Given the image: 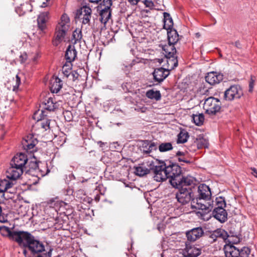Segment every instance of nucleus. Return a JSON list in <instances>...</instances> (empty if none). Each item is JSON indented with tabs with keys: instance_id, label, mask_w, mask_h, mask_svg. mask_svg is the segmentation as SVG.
<instances>
[{
	"instance_id": "37998d69",
	"label": "nucleus",
	"mask_w": 257,
	"mask_h": 257,
	"mask_svg": "<svg viewBox=\"0 0 257 257\" xmlns=\"http://www.w3.org/2000/svg\"><path fill=\"white\" fill-rule=\"evenodd\" d=\"M168 44H171L174 45L177 42L178 40V36H176L175 34V37L174 38L173 36H171V34H168Z\"/></svg>"
},
{
	"instance_id": "473e14b6",
	"label": "nucleus",
	"mask_w": 257,
	"mask_h": 257,
	"mask_svg": "<svg viewBox=\"0 0 257 257\" xmlns=\"http://www.w3.org/2000/svg\"><path fill=\"white\" fill-rule=\"evenodd\" d=\"M167 58V64L170 66L171 69H173L178 66V60L176 55L166 57Z\"/></svg>"
},
{
	"instance_id": "4c0bfd02",
	"label": "nucleus",
	"mask_w": 257,
	"mask_h": 257,
	"mask_svg": "<svg viewBox=\"0 0 257 257\" xmlns=\"http://www.w3.org/2000/svg\"><path fill=\"white\" fill-rule=\"evenodd\" d=\"M26 166H27V171L39 169L38 162L37 161H31L29 163L27 162Z\"/></svg>"
},
{
	"instance_id": "39448f33",
	"label": "nucleus",
	"mask_w": 257,
	"mask_h": 257,
	"mask_svg": "<svg viewBox=\"0 0 257 257\" xmlns=\"http://www.w3.org/2000/svg\"><path fill=\"white\" fill-rule=\"evenodd\" d=\"M221 108V103L219 99L211 96L204 99L203 109L206 113L215 114Z\"/></svg>"
},
{
	"instance_id": "6e6552de",
	"label": "nucleus",
	"mask_w": 257,
	"mask_h": 257,
	"mask_svg": "<svg viewBox=\"0 0 257 257\" xmlns=\"http://www.w3.org/2000/svg\"><path fill=\"white\" fill-rule=\"evenodd\" d=\"M102 9L99 13V20L104 25L109 21L111 16V7L112 5V0H103Z\"/></svg>"
},
{
	"instance_id": "5fc2aeb1",
	"label": "nucleus",
	"mask_w": 257,
	"mask_h": 257,
	"mask_svg": "<svg viewBox=\"0 0 257 257\" xmlns=\"http://www.w3.org/2000/svg\"><path fill=\"white\" fill-rule=\"evenodd\" d=\"M53 204V201H49V212H50L51 213H52L53 215H55V214H56V215H57V214H58L57 211L52 206Z\"/></svg>"
},
{
	"instance_id": "5701e85b",
	"label": "nucleus",
	"mask_w": 257,
	"mask_h": 257,
	"mask_svg": "<svg viewBox=\"0 0 257 257\" xmlns=\"http://www.w3.org/2000/svg\"><path fill=\"white\" fill-rule=\"evenodd\" d=\"M223 249L226 257H240V250L233 245L226 244Z\"/></svg>"
},
{
	"instance_id": "cd10ccee",
	"label": "nucleus",
	"mask_w": 257,
	"mask_h": 257,
	"mask_svg": "<svg viewBox=\"0 0 257 257\" xmlns=\"http://www.w3.org/2000/svg\"><path fill=\"white\" fill-rule=\"evenodd\" d=\"M32 11V6L29 3L21 4L16 8V12L20 16H23Z\"/></svg>"
},
{
	"instance_id": "6ab92c4d",
	"label": "nucleus",
	"mask_w": 257,
	"mask_h": 257,
	"mask_svg": "<svg viewBox=\"0 0 257 257\" xmlns=\"http://www.w3.org/2000/svg\"><path fill=\"white\" fill-rule=\"evenodd\" d=\"M37 24L38 29L42 32H45L47 28L48 21V12H42L38 16Z\"/></svg>"
},
{
	"instance_id": "7ed1b4c3",
	"label": "nucleus",
	"mask_w": 257,
	"mask_h": 257,
	"mask_svg": "<svg viewBox=\"0 0 257 257\" xmlns=\"http://www.w3.org/2000/svg\"><path fill=\"white\" fill-rule=\"evenodd\" d=\"M70 29V18L66 14H63L56 27L55 36L52 41L53 45L58 46L62 42Z\"/></svg>"
},
{
	"instance_id": "13d9d810",
	"label": "nucleus",
	"mask_w": 257,
	"mask_h": 257,
	"mask_svg": "<svg viewBox=\"0 0 257 257\" xmlns=\"http://www.w3.org/2000/svg\"><path fill=\"white\" fill-rule=\"evenodd\" d=\"M178 161L179 162H182L186 163H190V162L188 160H187L184 157V156L178 157Z\"/></svg>"
},
{
	"instance_id": "58836bf2",
	"label": "nucleus",
	"mask_w": 257,
	"mask_h": 257,
	"mask_svg": "<svg viewBox=\"0 0 257 257\" xmlns=\"http://www.w3.org/2000/svg\"><path fill=\"white\" fill-rule=\"evenodd\" d=\"M81 31L79 29H76L73 33L72 41L74 40V43L80 41L82 38Z\"/></svg>"
},
{
	"instance_id": "a211bd4d",
	"label": "nucleus",
	"mask_w": 257,
	"mask_h": 257,
	"mask_svg": "<svg viewBox=\"0 0 257 257\" xmlns=\"http://www.w3.org/2000/svg\"><path fill=\"white\" fill-rule=\"evenodd\" d=\"M203 234V229L201 227H198L188 231L186 232V236L188 240L195 241L200 238Z\"/></svg>"
},
{
	"instance_id": "4468645a",
	"label": "nucleus",
	"mask_w": 257,
	"mask_h": 257,
	"mask_svg": "<svg viewBox=\"0 0 257 257\" xmlns=\"http://www.w3.org/2000/svg\"><path fill=\"white\" fill-rule=\"evenodd\" d=\"M169 74V69L162 67L155 69L153 73L155 81L158 83L162 82Z\"/></svg>"
},
{
	"instance_id": "423d86ee",
	"label": "nucleus",
	"mask_w": 257,
	"mask_h": 257,
	"mask_svg": "<svg viewBox=\"0 0 257 257\" xmlns=\"http://www.w3.org/2000/svg\"><path fill=\"white\" fill-rule=\"evenodd\" d=\"M178 192L176 193L177 201L182 205H186L191 201L193 202V193L191 187L177 188Z\"/></svg>"
},
{
	"instance_id": "e433bc0d",
	"label": "nucleus",
	"mask_w": 257,
	"mask_h": 257,
	"mask_svg": "<svg viewBox=\"0 0 257 257\" xmlns=\"http://www.w3.org/2000/svg\"><path fill=\"white\" fill-rule=\"evenodd\" d=\"M158 149L160 152H165L172 150L173 146L171 143H163L159 146Z\"/></svg>"
},
{
	"instance_id": "393cba45",
	"label": "nucleus",
	"mask_w": 257,
	"mask_h": 257,
	"mask_svg": "<svg viewBox=\"0 0 257 257\" xmlns=\"http://www.w3.org/2000/svg\"><path fill=\"white\" fill-rule=\"evenodd\" d=\"M211 197L210 188L206 185L202 184L198 187V195L196 198H209Z\"/></svg>"
},
{
	"instance_id": "2eb2a0df",
	"label": "nucleus",
	"mask_w": 257,
	"mask_h": 257,
	"mask_svg": "<svg viewBox=\"0 0 257 257\" xmlns=\"http://www.w3.org/2000/svg\"><path fill=\"white\" fill-rule=\"evenodd\" d=\"M180 252L183 257H197L201 254V249L194 245L186 244L185 248Z\"/></svg>"
},
{
	"instance_id": "c756f323",
	"label": "nucleus",
	"mask_w": 257,
	"mask_h": 257,
	"mask_svg": "<svg viewBox=\"0 0 257 257\" xmlns=\"http://www.w3.org/2000/svg\"><path fill=\"white\" fill-rule=\"evenodd\" d=\"M146 96L149 99H154L156 101L161 99V94L159 90H149L146 92Z\"/></svg>"
},
{
	"instance_id": "9b49d317",
	"label": "nucleus",
	"mask_w": 257,
	"mask_h": 257,
	"mask_svg": "<svg viewBox=\"0 0 257 257\" xmlns=\"http://www.w3.org/2000/svg\"><path fill=\"white\" fill-rule=\"evenodd\" d=\"M23 232V231H11L10 228L4 225L0 226V233L2 236L8 237L18 243Z\"/></svg>"
},
{
	"instance_id": "774afa93",
	"label": "nucleus",
	"mask_w": 257,
	"mask_h": 257,
	"mask_svg": "<svg viewBox=\"0 0 257 257\" xmlns=\"http://www.w3.org/2000/svg\"><path fill=\"white\" fill-rule=\"evenodd\" d=\"M54 220H55V221H57L58 218H57V216H56L55 217H54V216H53V217H51Z\"/></svg>"
},
{
	"instance_id": "8fccbe9b",
	"label": "nucleus",
	"mask_w": 257,
	"mask_h": 257,
	"mask_svg": "<svg viewBox=\"0 0 257 257\" xmlns=\"http://www.w3.org/2000/svg\"><path fill=\"white\" fill-rule=\"evenodd\" d=\"M34 1V0H30ZM48 0H38V4L41 8H46L48 6Z\"/></svg>"
},
{
	"instance_id": "c85d7f7f",
	"label": "nucleus",
	"mask_w": 257,
	"mask_h": 257,
	"mask_svg": "<svg viewBox=\"0 0 257 257\" xmlns=\"http://www.w3.org/2000/svg\"><path fill=\"white\" fill-rule=\"evenodd\" d=\"M163 54L165 57L176 55V49L173 45L167 44L163 47Z\"/></svg>"
},
{
	"instance_id": "f3484780",
	"label": "nucleus",
	"mask_w": 257,
	"mask_h": 257,
	"mask_svg": "<svg viewBox=\"0 0 257 257\" xmlns=\"http://www.w3.org/2000/svg\"><path fill=\"white\" fill-rule=\"evenodd\" d=\"M150 162H157L153 161H147L139 165V166L135 167L136 174L140 176H143L151 172L153 173V170L150 168L151 166L149 165V163Z\"/></svg>"
},
{
	"instance_id": "ea45409f",
	"label": "nucleus",
	"mask_w": 257,
	"mask_h": 257,
	"mask_svg": "<svg viewBox=\"0 0 257 257\" xmlns=\"http://www.w3.org/2000/svg\"><path fill=\"white\" fill-rule=\"evenodd\" d=\"M250 249L247 247H243L240 250V257H249Z\"/></svg>"
},
{
	"instance_id": "a878e982",
	"label": "nucleus",
	"mask_w": 257,
	"mask_h": 257,
	"mask_svg": "<svg viewBox=\"0 0 257 257\" xmlns=\"http://www.w3.org/2000/svg\"><path fill=\"white\" fill-rule=\"evenodd\" d=\"M32 136H28L27 139L23 140L22 141L23 147L27 152H33L34 148L37 143L36 139L32 140Z\"/></svg>"
},
{
	"instance_id": "09e8293b",
	"label": "nucleus",
	"mask_w": 257,
	"mask_h": 257,
	"mask_svg": "<svg viewBox=\"0 0 257 257\" xmlns=\"http://www.w3.org/2000/svg\"><path fill=\"white\" fill-rule=\"evenodd\" d=\"M145 6L147 8H149L150 9H154L155 6L154 3L151 1L145 0L143 2Z\"/></svg>"
},
{
	"instance_id": "f704fd0d",
	"label": "nucleus",
	"mask_w": 257,
	"mask_h": 257,
	"mask_svg": "<svg viewBox=\"0 0 257 257\" xmlns=\"http://www.w3.org/2000/svg\"><path fill=\"white\" fill-rule=\"evenodd\" d=\"M189 135L187 132L185 131H181L178 135L177 143H184L187 142Z\"/></svg>"
},
{
	"instance_id": "680f3d73",
	"label": "nucleus",
	"mask_w": 257,
	"mask_h": 257,
	"mask_svg": "<svg viewBox=\"0 0 257 257\" xmlns=\"http://www.w3.org/2000/svg\"><path fill=\"white\" fill-rule=\"evenodd\" d=\"M235 46L237 48H241V44L239 41H236L234 43Z\"/></svg>"
},
{
	"instance_id": "338daca9",
	"label": "nucleus",
	"mask_w": 257,
	"mask_h": 257,
	"mask_svg": "<svg viewBox=\"0 0 257 257\" xmlns=\"http://www.w3.org/2000/svg\"><path fill=\"white\" fill-rule=\"evenodd\" d=\"M26 248H25L24 249H23V254L25 255V256H26L27 255V251L26 249Z\"/></svg>"
},
{
	"instance_id": "9d476101",
	"label": "nucleus",
	"mask_w": 257,
	"mask_h": 257,
	"mask_svg": "<svg viewBox=\"0 0 257 257\" xmlns=\"http://www.w3.org/2000/svg\"><path fill=\"white\" fill-rule=\"evenodd\" d=\"M92 10L86 6H83L79 10L77 11L75 18L81 20L83 25H89L91 18Z\"/></svg>"
},
{
	"instance_id": "20e7f679",
	"label": "nucleus",
	"mask_w": 257,
	"mask_h": 257,
	"mask_svg": "<svg viewBox=\"0 0 257 257\" xmlns=\"http://www.w3.org/2000/svg\"><path fill=\"white\" fill-rule=\"evenodd\" d=\"M192 208L199 209L198 213H200L203 217V215L211 212L214 208V201L209 198H196L193 200Z\"/></svg>"
},
{
	"instance_id": "a18cd8bd",
	"label": "nucleus",
	"mask_w": 257,
	"mask_h": 257,
	"mask_svg": "<svg viewBox=\"0 0 257 257\" xmlns=\"http://www.w3.org/2000/svg\"><path fill=\"white\" fill-rule=\"evenodd\" d=\"M149 146L148 149L149 150L147 151V152H148V153H151L153 150H157V143H156L154 142H152L151 141H149Z\"/></svg>"
},
{
	"instance_id": "052dcab7",
	"label": "nucleus",
	"mask_w": 257,
	"mask_h": 257,
	"mask_svg": "<svg viewBox=\"0 0 257 257\" xmlns=\"http://www.w3.org/2000/svg\"><path fill=\"white\" fill-rule=\"evenodd\" d=\"M251 170L252 171L251 174L257 178V170L255 168H251Z\"/></svg>"
},
{
	"instance_id": "ddd939ff",
	"label": "nucleus",
	"mask_w": 257,
	"mask_h": 257,
	"mask_svg": "<svg viewBox=\"0 0 257 257\" xmlns=\"http://www.w3.org/2000/svg\"><path fill=\"white\" fill-rule=\"evenodd\" d=\"M208 237L210 239V241L212 243L215 242L218 238H221L225 241L229 237L228 233L221 228L217 229L213 231L209 232L208 234Z\"/></svg>"
},
{
	"instance_id": "79ce46f5",
	"label": "nucleus",
	"mask_w": 257,
	"mask_h": 257,
	"mask_svg": "<svg viewBox=\"0 0 257 257\" xmlns=\"http://www.w3.org/2000/svg\"><path fill=\"white\" fill-rule=\"evenodd\" d=\"M149 140H144L142 142V149L144 154H149L150 153L147 152V151L149 150L148 149L149 146Z\"/></svg>"
},
{
	"instance_id": "bf43d9fd",
	"label": "nucleus",
	"mask_w": 257,
	"mask_h": 257,
	"mask_svg": "<svg viewBox=\"0 0 257 257\" xmlns=\"http://www.w3.org/2000/svg\"><path fill=\"white\" fill-rule=\"evenodd\" d=\"M141 0H127L128 2L132 6L137 5Z\"/></svg>"
},
{
	"instance_id": "a19ab883",
	"label": "nucleus",
	"mask_w": 257,
	"mask_h": 257,
	"mask_svg": "<svg viewBox=\"0 0 257 257\" xmlns=\"http://www.w3.org/2000/svg\"><path fill=\"white\" fill-rule=\"evenodd\" d=\"M194 144L197 146L198 149L205 147L206 146V141L203 138L199 139H197L194 142Z\"/></svg>"
},
{
	"instance_id": "4d7b16f0",
	"label": "nucleus",
	"mask_w": 257,
	"mask_h": 257,
	"mask_svg": "<svg viewBox=\"0 0 257 257\" xmlns=\"http://www.w3.org/2000/svg\"><path fill=\"white\" fill-rule=\"evenodd\" d=\"M7 180L4 179H0V187L1 188L4 189L6 187Z\"/></svg>"
},
{
	"instance_id": "b1692460",
	"label": "nucleus",
	"mask_w": 257,
	"mask_h": 257,
	"mask_svg": "<svg viewBox=\"0 0 257 257\" xmlns=\"http://www.w3.org/2000/svg\"><path fill=\"white\" fill-rule=\"evenodd\" d=\"M212 215L217 220L221 223L225 222L227 219V213L223 208L212 210Z\"/></svg>"
},
{
	"instance_id": "c03bdc74",
	"label": "nucleus",
	"mask_w": 257,
	"mask_h": 257,
	"mask_svg": "<svg viewBox=\"0 0 257 257\" xmlns=\"http://www.w3.org/2000/svg\"><path fill=\"white\" fill-rule=\"evenodd\" d=\"M21 83V78L18 75H17L16 76L15 84L13 87V91H17L18 90Z\"/></svg>"
},
{
	"instance_id": "72a5a7b5",
	"label": "nucleus",
	"mask_w": 257,
	"mask_h": 257,
	"mask_svg": "<svg viewBox=\"0 0 257 257\" xmlns=\"http://www.w3.org/2000/svg\"><path fill=\"white\" fill-rule=\"evenodd\" d=\"M72 68V64L71 63L66 62L65 64L63 66L62 68V71L64 75L66 78H69L70 73H71Z\"/></svg>"
},
{
	"instance_id": "f8f14e48",
	"label": "nucleus",
	"mask_w": 257,
	"mask_h": 257,
	"mask_svg": "<svg viewBox=\"0 0 257 257\" xmlns=\"http://www.w3.org/2000/svg\"><path fill=\"white\" fill-rule=\"evenodd\" d=\"M28 159L27 156L23 153H20L15 155L10 162L11 166H14L22 169L27 168Z\"/></svg>"
},
{
	"instance_id": "aec40b11",
	"label": "nucleus",
	"mask_w": 257,
	"mask_h": 257,
	"mask_svg": "<svg viewBox=\"0 0 257 257\" xmlns=\"http://www.w3.org/2000/svg\"><path fill=\"white\" fill-rule=\"evenodd\" d=\"M205 80L210 85H214L219 83L223 80V75L216 72H210L205 76Z\"/></svg>"
},
{
	"instance_id": "0e129e2a",
	"label": "nucleus",
	"mask_w": 257,
	"mask_h": 257,
	"mask_svg": "<svg viewBox=\"0 0 257 257\" xmlns=\"http://www.w3.org/2000/svg\"><path fill=\"white\" fill-rule=\"evenodd\" d=\"M90 2L97 4L101 0H89Z\"/></svg>"
},
{
	"instance_id": "de8ad7c7",
	"label": "nucleus",
	"mask_w": 257,
	"mask_h": 257,
	"mask_svg": "<svg viewBox=\"0 0 257 257\" xmlns=\"http://www.w3.org/2000/svg\"><path fill=\"white\" fill-rule=\"evenodd\" d=\"M7 217V215H5V213L3 212L2 207L0 206V222H7L8 221Z\"/></svg>"
},
{
	"instance_id": "f257e3e1",
	"label": "nucleus",
	"mask_w": 257,
	"mask_h": 257,
	"mask_svg": "<svg viewBox=\"0 0 257 257\" xmlns=\"http://www.w3.org/2000/svg\"><path fill=\"white\" fill-rule=\"evenodd\" d=\"M149 165L153 170L154 180L161 182L169 178L171 184L174 187L179 182L182 174L181 167L176 164L166 166L163 162H150Z\"/></svg>"
},
{
	"instance_id": "0eeeda50",
	"label": "nucleus",
	"mask_w": 257,
	"mask_h": 257,
	"mask_svg": "<svg viewBox=\"0 0 257 257\" xmlns=\"http://www.w3.org/2000/svg\"><path fill=\"white\" fill-rule=\"evenodd\" d=\"M47 103H48V100L47 102L45 101L43 102V104L45 105L44 110H41V113H39L40 110L36 111L33 115V118L37 120V121H41V126L42 128L46 131L48 128V118L47 115L48 113V106H47Z\"/></svg>"
},
{
	"instance_id": "e2e57ef3",
	"label": "nucleus",
	"mask_w": 257,
	"mask_h": 257,
	"mask_svg": "<svg viewBox=\"0 0 257 257\" xmlns=\"http://www.w3.org/2000/svg\"><path fill=\"white\" fill-rule=\"evenodd\" d=\"M184 155H185V153L184 152H180V151H178L176 153V156L177 157L183 156H184Z\"/></svg>"
},
{
	"instance_id": "6e6d98bb",
	"label": "nucleus",
	"mask_w": 257,
	"mask_h": 257,
	"mask_svg": "<svg viewBox=\"0 0 257 257\" xmlns=\"http://www.w3.org/2000/svg\"><path fill=\"white\" fill-rule=\"evenodd\" d=\"M254 84V80L252 79V77L251 76L249 82V92H252L253 91Z\"/></svg>"
},
{
	"instance_id": "dca6fc26",
	"label": "nucleus",
	"mask_w": 257,
	"mask_h": 257,
	"mask_svg": "<svg viewBox=\"0 0 257 257\" xmlns=\"http://www.w3.org/2000/svg\"><path fill=\"white\" fill-rule=\"evenodd\" d=\"M23 173V169L11 166L6 172L7 178L12 180H16L18 179Z\"/></svg>"
},
{
	"instance_id": "7c9ffc66",
	"label": "nucleus",
	"mask_w": 257,
	"mask_h": 257,
	"mask_svg": "<svg viewBox=\"0 0 257 257\" xmlns=\"http://www.w3.org/2000/svg\"><path fill=\"white\" fill-rule=\"evenodd\" d=\"M164 28L167 30L171 29L173 26V22L170 15L166 12L164 14Z\"/></svg>"
},
{
	"instance_id": "bb28decb",
	"label": "nucleus",
	"mask_w": 257,
	"mask_h": 257,
	"mask_svg": "<svg viewBox=\"0 0 257 257\" xmlns=\"http://www.w3.org/2000/svg\"><path fill=\"white\" fill-rule=\"evenodd\" d=\"M65 57L67 63H72L75 60L77 57V51L74 46L71 45L68 46L65 52Z\"/></svg>"
},
{
	"instance_id": "603ef678",
	"label": "nucleus",
	"mask_w": 257,
	"mask_h": 257,
	"mask_svg": "<svg viewBox=\"0 0 257 257\" xmlns=\"http://www.w3.org/2000/svg\"><path fill=\"white\" fill-rule=\"evenodd\" d=\"M14 183L13 182L7 180L6 187L4 189L2 188L3 192L5 193V192H8V190L11 189Z\"/></svg>"
},
{
	"instance_id": "1a4fd4ad",
	"label": "nucleus",
	"mask_w": 257,
	"mask_h": 257,
	"mask_svg": "<svg viewBox=\"0 0 257 257\" xmlns=\"http://www.w3.org/2000/svg\"><path fill=\"white\" fill-rule=\"evenodd\" d=\"M243 94L242 90L238 85H233L226 90L224 93V99L227 101H232L239 99Z\"/></svg>"
},
{
	"instance_id": "69168bd1",
	"label": "nucleus",
	"mask_w": 257,
	"mask_h": 257,
	"mask_svg": "<svg viewBox=\"0 0 257 257\" xmlns=\"http://www.w3.org/2000/svg\"><path fill=\"white\" fill-rule=\"evenodd\" d=\"M100 199V196L99 195H96V196L95 197V200L96 202H98Z\"/></svg>"
},
{
	"instance_id": "49530a36",
	"label": "nucleus",
	"mask_w": 257,
	"mask_h": 257,
	"mask_svg": "<svg viewBox=\"0 0 257 257\" xmlns=\"http://www.w3.org/2000/svg\"><path fill=\"white\" fill-rule=\"evenodd\" d=\"M79 75V74L75 71H73L70 73L69 75V78L70 80H72L73 81H75L78 78Z\"/></svg>"
},
{
	"instance_id": "4be33fe9",
	"label": "nucleus",
	"mask_w": 257,
	"mask_h": 257,
	"mask_svg": "<svg viewBox=\"0 0 257 257\" xmlns=\"http://www.w3.org/2000/svg\"><path fill=\"white\" fill-rule=\"evenodd\" d=\"M195 181V179L193 177L190 176L183 177L181 175L179 182H177V185L174 186V187H191L190 186L194 184Z\"/></svg>"
},
{
	"instance_id": "3c124183",
	"label": "nucleus",
	"mask_w": 257,
	"mask_h": 257,
	"mask_svg": "<svg viewBox=\"0 0 257 257\" xmlns=\"http://www.w3.org/2000/svg\"><path fill=\"white\" fill-rule=\"evenodd\" d=\"M51 101V103L52 104V106H51L49 105V111H55L56 109L58 108L59 105L57 104V103H54L52 100H51V98H49V102Z\"/></svg>"
},
{
	"instance_id": "f03ea898",
	"label": "nucleus",
	"mask_w": 257,
	"mask_h": 257,
	"mask_svg": "<svg viewBox=\"0 0 257 257\" xmlns=\"http://www.w3.org/2000/svg\"><path fill=\"white\" fill-rule=\"evenodd\" d=\"M18 244L21 247L28 248L33 254L45 251L43 243L36 239L34 235L27 231H23Z\"/></svg>"
},
{
	"instance_id": "c9c22d12",
	"label": "nucleus",
	"mask_w": 257,
	"mask_h": 257,
	"mask_svg": "<svg viewBox=\"0 0 257 257\" xmlns=\"http://www.w3.org/2000/svg\"><path fill=\"white\" fill-rule=\"evenodd\" d=\"M226 206V203L224 199L222 197L216 198L215 202H214V209L220 208H224Z\"/></svg>"
},
{
	"instance_id": "2f4dec72",
	"label": "nucleus",
	"mask_w": 257,
	"mask_h": 257,
	"mask_svg": "<svg viewBox=\"0 0 257 257\" xmlns=\"http://www.w3.org/2000/svg\"><path fill=\"white\" fill-rule=\"evenodd\" d=\"M192 119L196 125L200 126L203 123L204 116L203 113L193 114L192 115Z\"/></svg>"
},
{
	"instance_id": "412c9836",
	"label": "nucleus",
	"mask_w": 257,
	"mask_h": 257,
	"mask_svg": "<svg viewBox=\"0 0 257 257\" xmlns=\"http://www.w3.org/2000/svg\"><path fill=\"white\" fill-rule=\"evenodd\" d=\"M51 86L49 87L51 92L53 93H57L63 86L62 81L56 75H54L51 79Z\"/></svg>"
},
{
	"instance_id": "864d4df0",
	"label": "nucleus",
	"mask_w": 257,
	"mask_h": 257,
	"mask_svg": "<svg viewBox=\"0 0 257 257\" xmlns=\"http://www.w3.org/2000/svg\"><path fill=\"white\" fill-rule=\"evenodd\" d=\"M28 59V55L26 53L24 52L19 57L21 63H24Z\"/></svg>"
}]
</instances>
